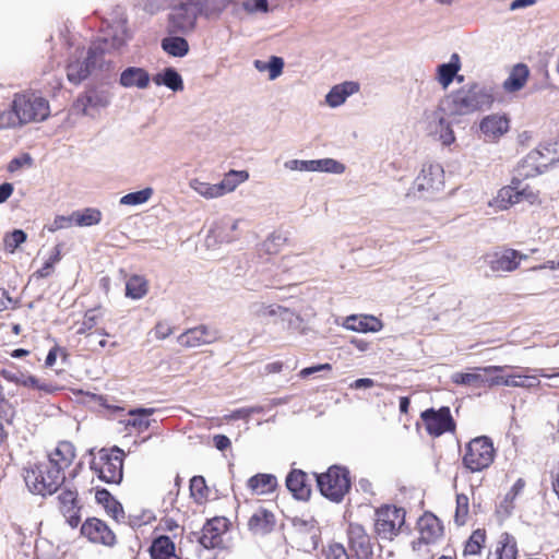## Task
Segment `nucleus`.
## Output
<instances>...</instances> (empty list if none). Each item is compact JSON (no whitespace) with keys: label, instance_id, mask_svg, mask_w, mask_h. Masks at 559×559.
Segmentation results:
<instances>
[{"label":"nucleus","instance_id":"63","mask_svg":"<svg viewBox=\"0 0 559 559\" xmlns=\"http://www.w3.org/2000/svg\"><path fill=\"white\" fill-rule=\"evenodd\" d=\"M213 442H214V445L216 447V449H218L221 451L228 449L231 444L229 438L226 437L225 435L214 436Z\"/></svg>","mask_w":559,"mask_h":559},{"label":"nucleus","instance_id":"43","mask_svg":"<svg viewBox=\"0 0 559 559\" xmlns=\"http://www.w3.org/2000/svg\"><path fill=\"white\" fill-rule=\"evenodd\" d=\"M72 218L76 226H93L102 221V212L98 209L86 207L83 211L73 212Z\"/></svg>","mask_w":559,"mask_h":559},{"label":"nucleus","instance_id":"31","mask_svg":"<svg viewBox=\"0 0 559 559\" xmlns=\"http://www.w3.org/2000/svg\"><path fill=\"white\" fill-rule=\"evenodd\" d=\"M96 49L91 47L87 52L86 61L75 60L67 66V78L73 84H80L90 74V63H94Z\"/></svg>","mask_w":559,"mask_h":559},{"label":"nucleus","instance_id":"30","mask_svg":"<svg viewBox=\"0 0 559 559\" xmlns=\"http://www.w3.org/2000/svg\"><path fill=\"white\" fill-rule=\"evenodd\" d=\"M99 320L100 316L97 313V310L88 309L85 311L82 321L76 322V334L84 335L87 340V344L91 343L90 340L94 334L100 335L103 337L108 336V333L105 331V329L96 328Z\"/></svg>","mask_w":559,"mask_h":559},{"label":"nucleus","instance_id":"22","mask_svg":"<svg viewBox=\"0 0 559 559\" xmlns=\"http://www.w3.org/2000/svg\"><path fill=\"white\" fill-rule=\"evenodd\" d=\"M518 542L513 535L503 532L491 545L486 559H518Z\"/></svg>","mask_w":559,"mask_h":559},{"label":"nucleus","instance_id":"20","mask_svg":"<svg viewBox=\"0 0 559 559\" xmlns=\"http://www.w3.org/2000/svg\"><path fill=\"white\" fill-rule=\"evenodd\" d=\"M444 173L438 164H426L423 166L415 183L419 191H439L444 185Z\"/></svg>","mask_w":559,"mask_h":559},{"label":"nucleus","instance_id":"58","mask_svg":"<svg viewBox=\"0 0 559 559\" xmlns=\"http://www.w3.org/2000/svg\"><path fill=\"white\" fill-rule=\"evenodd\" d=\"M152 333L156 340L162 341L174 333V328L168 321L160 320L154 325Z\"/></svg>","mask_w":559,"mask_h":559},{"label":"nucleus","instance_id":"62","mask_svg":"<svg viewBox=\"0 0 559 559\" xmlns=\"http://www.w3.org/2000/svg\"><path fill=\"white\" fill-rule=\"evenodd\" d=\"M281 309H282L281 306L274 307L272 305H269V306L262 305L257 310V316L258 317H273V316H276L278 310H281Z\"/></svg>","mask_w":559,"mask_h":559},{"label":"nucleus","instance_id":"9","mask_svg":"<svg viewBox=\"0 0 559 559\" xmlns=\"http://www.w3.org/2000/svg\"><path fill=\"white\" fill-rule=\"evenodd\" d=\"M57 509L66 519L71 528H76L81 523L82 504L78 489L74 486H61L56 497Z\"/></svg>","mask_w":559,"mask_h":559},{"label":"nucleus","instance_id":"14","mask_svg":"<svg viewBox=\"0 0 559 559\" xmlns=\"http://www.w3.org/2000/svg\"><path fill=\"white\" fill-rule=\"evenodd\" d=\"M199 14H204L200 1L189 0L176 7L170 15V27L175 32L187 33L194 29Z\"/></svg>","mask_w":559,"mask_h":559},{"label":"nucleus","instance_id":"21","mask_svg":"<svg viewBox=\"0 0 559 559\" xmlns=\"http://www.w3.org/2000/svg\"><path fill=\"white\" fill-rule=\"evenodd\" d=\"M479 129L486 141L496 142L510 129V119L507 115L491 114L484 117Z\"/></svg>","mask_w":559,"mask_h":559},{"label":"nucleus","instance_id":"46","mask_svg":"<svg viewBox=\"0 0 559 559\" xmlns=\"http://www.w3.org/2000/svg\"><path fill=\"white\" fill-rule=\"evenodd\" d=\"M526 486V481L523 478L516 479L511 489L506 493L503 500L500 503V507L507 512L510 513L515 504V499L522 495L524 488Z\"/></svg>","mask_w":559,"mask_h":559},{"label":"nucleus","instance_id":"3","mask_svg":"<svg viewBox=\"0 0 559 559\" xmlns=\"http://www.w3.org/2000/svg\"><path fill=\"white\" fill-rule=\"evenodd\" d=\"M493 100L491 92L477 83L463 86L448 96L449 110L457 116L490 108Z\"/></svg>","mask_w":559,"mask_h":559},{"label":"nucleus","instance_id":"41","mask_svg":"<svg viewBox=\"0 0 559 559\" xmlns=\"http://www.w3.org/2000/svg\"><path fill=\"white\" fill-rule=\"evenodd\" d=\"M153 81L156 85H165L173 91L183 90V82L180 74L171 68H167L163 73L156 74Z\"/></svg>","mask_w":559,"mask_h":559},{"label":"nucleus","instance_id":"24","mask_svg":"<svg viewBox=\"0 0 559 559\" xmlns=\"http://www.w3.org/2000/svg\"><path fill=\"white\" fill-rule=\"evenodd\" d=\"M286 487L293 496L300 500H308L311 496V484L308 474L294 468L286 477Z\"/></svg>","mask_w":559,"mask_h":559},{"label":"nucleus","instance_id":"38","mask_svg":"<svg viewBox=\"0 0 559 559\" xmlns=\"http://www.w3.org/2000/svg\"><path fill=\"white\" fill-rule=\"evenodd\" d=\"M487 542V533L485 528H477L472 532L468 539L465 542L463 556L480 555Z\"/></svg>","mask_w":559,"mask_h":559},{"label":"nucleus","instance_id":"10","mask_svg":"<svg viewBox=\"0 0 559 559\" xmlns=\"http://www.w3.org/2000/svg\"><path fill=\"white\" fill-rule=\"evenodd\" d=\"M497 199L501 207L508 209L523 201H527L531 204L538 202L539 192L532 189L528 185H523L522 179L514 177L510 185L499 190Z\"/></svg>","mask_w":559,"mask_h":559},{"label":"nucleus","instance_id":"57","mask_svg":"<svg viewBox=\"0 0 559 559\" xmlns=\"http://www.w3.org/2000/svg\"><path fill=\"white\" fill-rule=\"evenodd\" d=\"M17 383H20L21 385H23L25 388L36 389L39 391H44L46 393L52 392V386L50 384L40 383V381L34 376L24 377L23 379L17 381Z\"/></svg>","mask_w":559,"mask_h":559},{"label":"nucleus","instance_id":"17","mask_svg":"<svg viewBox=\"0 0 559 559\" xmlns=\"http://www.w3.org/2000/svg\"><path fill=\"white\" fill-rule=\"evenodd\" d=\"M527 259L526 254L511 248L495 251L486 255L490 270L495 273L513 272L519 269L521 261Z\"/></svg>","mask_w":559,"mask_h":559},{"label":"nucleus","instance_id":"59","mask_svg":"<svg viewBox=\"0 0 559 559\" xmlns=\"http://www.w3.org/2000/svg\"><path fill=\"white\" fill-rule=\"evenodd\" d=\"M284 62L283 59L280 57L273 56L267 64V69L270 71V79L274 80L276 79L283 71Z\"/></svg>","mask_w":559,"mask_h":559},{"label":"nucleus","instance_id":"34","mask_svg":"<svg viewBox=\"0 0 559 559\" xmlns=\"http://www.w3.org/2000/svg\"><path fill=\"white\" fill-rule=\"evenodd\" d=\"M120 84L124 87L146 88L150 84V74L142 68L130 67L121 73Z\"/></svg>","mask_w":559,"mask_h":559},{"label":"nucleus","instance_id":"6","mask_svg":"<svg viewBox=\"0 0 559 559\" xmlns=\"http://www.w3.org/2000/svg\"><path fill=\"white\" fill-rule=\"evenodd\" d=\"M320 492L334 502L343 500L350 489L349 473L341 466H331L325 473L316 474Z\"/></svg>","mask_w":559,"mask_h":559},{"label":"nucleus","instance_id":"55","mask_svg":"<svg viewBox=\"0 0 559 559\" xmlns=\"http://www.w3.org/2000/svg\"><path fill=\"white\" fill-rule=\"evenodd\" d=\"M154 413L153 408H136L130 411V415L133 417H139L133 419V426H138L139 428H148L150 421L147 419Z\"/></svg>","mask_w":559,"mask_h":559},{"label":"nucleus","instance_id":"23","mask_svg":"<svg viewBox=\"0 0 559 559\" xmlns=\"http://www.w3.org/2000/svg\"><path fill=\"white\" fill-rule=\"evenodd\" d=\"M109 104V98L104 92L90 88L81 94L72 105L75 114L87 115L90 109L103 108Z\"/></svg>","mask_w":559,"mask_h":559},{"label":"nucleus","instance_id":"47","mask_svg":"<svg viewBox=\"0 0 559 559\" xmlns=\"http://www.w3.org/2000/svg\"><path fill=\"white\" fill-rule=\"evenodd\" d=\"M130 38H131V34L128 31L126 23L121 22L116 26V29L110 38H108V37L104 38V43L109 45L111 48L119 49Z\"/></svg>","mask_w":559,"mask_h":559},{"label":"nucleus","instance_id":"29","mask_svg":"<svg viewBox=\"0 0 559 559\" xmlns=\"http://www.w3.org/2000/svg\"><path fill=\"white\" fill-rule=\"evenodd\" d=\"M151 559H181L176 552L174 540L166 535H159L152 540L148 548Z\"/></svg>","mask_w":559,"mask_h":559},{"label":"nucleus","instance_id":"64","mask_svg":"<svg viewBox=\"0 0 559 559\" xmlns=\"http://www.w3.org/2000/svg\"><path fill=\"white\" fill-rule=\"evenodd\" d=\"M551 485H552L554 492L557 495V497L559 499V460H558L557 466L551 472Z\"/></svg>","mask_w":559,"mask_h":559},{"label":"nucleus","instance_id":"1","mask_svg":"<svg viewBox=\"0 0 559 559\" xmlns=\"http://www.w3.org/2000/svg\"><path fill=\"white\" fill-rule=\"evenodd\" d=\"M50 115L49 102L35 91L15 93L9 109L0 112V129L41 122Z\"/></svg>","mask_w":559,"mask_h":559},{"label":"nucleus","instance_id":"39","mask_svg":"<svg viewBox=\"0 0 559 559\" xmlns=\"http://www.w3.org/2000/svg\"><path fill=\"white\" fill-rule=\"evenodd\" d=\"M148 292V282L144 276L132 275L126 283V296L131 299H141Z\"/></svg>","mask_w":559,"mask_h":559},{"label":"nucleus","instance_id":"28","mask_svg":"<svg viewBox=\"0 0 559 559\" xmlns=\"http://www.w3.org/2000/svg\"><path fill=\"white\" fill-rule=\"evenodd\" d=\"M277 478L273 474L258 473L247 480V488L252 496H266L275 492Z\"/></svg>","mask_w":559,"mask_h":559},{"label":"nucleus","instance_id":"50","mask_svg":"<svg viewBox=\"0 0 559 559\" xmlns=\"http://www.w3.org/2000/svg\"><path fill=\"white\" fill-rule=\"evenodd\" d=\"M191 187L202 197L206 199L218 198L223 195V188L219 187L218 183L212 185L209 182H202L194 180L191 183Z\"/></svg>","mask_w":559,"mask_h":559},{"label":"nucleus","instance_id":"16","mask_svg":"<svg viewBox=\"0 0 559 559\" xmlns=\"http://www.w3.org/2000/svg\"><path fill=\"white\" fill-rule=\"evenodd\" d=\"M76 456V449L72 442L59 441L57 445L48 452L46 461L60 476H66L67 471L73 466Z\"/></svg>","mask_w":559,"mask_h":559},{"label":"nucleus","instance_id":"27","mask_svg":"<svg viewBox=\"0 0 559 559\" xmlns=\"http://www.w3.org/2000/svg\"><path fill=\"white\" fill-rule=\"evenodd\" d=\"M344 326L350 331L368 333L381 331L383 328V323L380 319H378L374 316L352 314L345 319Z\"/></svg>","mask_w":559,"mask_h":559},{"label":"nucleus","instance_id":"33","mask_svg":"<svg viewBox=\"0 0 559 559\" xmlns=\"http://www.w3.org/2000/svg\"><path fill=\"white\" fill-rule=\"evenodd\" d=\"M530 76V69L525 63L515 64L510 71L509 76L503 82L506 92L514 93L522 90Z\"/></svg>","mask_w":559,"mask_h":559},{"label":"nucleus","instance_id":"37","mask_svg":"<svg viewBox=\"0 0 559 559\" xmlns=\"http://www.w3.org/2000/svg\"><path fill=\"white\" fill-rule=\"evenodd\" d=\"M96 501L102 504L107 513L119 521L123 519L124 512L122 506L111 496L107 489H99L95 493Z\"/></svg>","mask_w":559,"mask_h":559},{"label":"nucleus","instance_id":"51","mask_svg":"<svg viewBox=\"0 0 559 559\" xmlns=\"http://www.w3.org/2000/svg\"><path fill=\"white\" fill-rule=\"evenodd\" d=\"M436 132L443 145H451L455 141V135L449 121L443 117L439 118Z\"/></svg>","mask_w":559,"mask_h":559},{"label":"nucleus","instance_id":"2","mask_svg":"<svg viewBox=\"0 0 559 559\" xmlns=\"http://www.w3.org/2000/svg\"><path fill=\"white\" fill-rule=\"evenodd\" d=\"M23 479L31 493L46 498L59 491L66 476H60L47 461H39L23 468Z\"/></svg>","mask_w":559,"mask_h":559},{"label":"nucleus","instance_id":"26","mask_svg":"<svg viewBox=\"0 0 559 559\" xmlns=\"http://www.w3.org/2000/svg\"><path fill=\"white\" fill-rule=\"evenodd\" d=\"M491 383L493 386L504 385L532 389L539 386L540 381L536 376H530L527 373H510L504 376L501 372L495 373V379H491Z\"/></svg>","mask_w":559,"mask_h":559},{"label":"nucleus","instance_id":"52","mask_svg":"<svg viewBox=\"0 0 559 559\" xmlns=\"http://www.w3.org/2000/svg\"><path fill=\"white\" fill-rule=\"evenodd\" d=\"M26 240V234L22 229H14L12 233L5 235L4 249L9 252H14L20 245Z\"/></svg>","mask_w":559,"mask_h":559},{"label":"nucleus","instance_id":"13","mask_svg":"<svg viewBox=\"0 0 559 559\" xmlns=\"http://www.w3.org/2000/svg\"><path fill=\"white\" fill-rule=\"evenodd\" d=\"M347 543L356 559H373L374 542L367 530L358 523H349Z\"/></svg>","mask_w":559,"mask_h":559},{"label":"nucleus","instance_id":"54","mask_svg":"<svg viewBox=\"0 0 559 559\" xmlns=\"http://www.w3.org/2000/svg\"><path fill=\"white\" fill-rule=\"evenodd\" d=\"M325 559H350L346 548L341 543H330L324 550Z\"/></svg>","mask_w":559,"mask_h":559},{"label":"nucleus","instance_id":"15","mask_svg":"<svg viewBox=\"0 0 559 559\" xmlns=\"http://www.w3.org/2000/svg\"><path fill=\"white\" fill-rule=\"evenodd\" d=\"M81 535L90 543L114 547L117 544V536L106 522L98 518H87L81 525Z\"/></svg>","mask_w":559,"mask_h":559},{"label":"nucleus","instance_id":"48","mask_svg":"<svg viewBox=\"0 0 559 559\" xmlns=\"http://www.w3.org/2000/svg\"><path fill=\"white\" fill-rule=\"evenodd\" d=\"M60 260H61V246L57 245L53 248L52 254L44 263V265L34 273V276L37 278H46V277L50 276L53 273L55 264L58 263Z\"/></svg>","mask_w":559,"mask_h":559},{"label":"nucleus","instance_id":"8","mask_svg":"<svg viewBox=\"0 0 559 559\" xmlns=\"http://www.w3.org/2000/svg\"><path fill=\"white\" fill-rule=\"evenodd\" d=\"M420 421L431 438H439L445 433H455L456 421L448 406L427 408L420 413Z\"/></svg>","mask_w":559,"mask_h":559},{"label":"nucleus","instance_id":"36","mask_svg":"<svg viewBox=\"0 0 559 559\" xmlns=\"http://www.w3.org/2000/svg\"><path fill=\"white\" fill-rule=\"evenodd\" d=\"M461 70L460 57L457 53L451 56L449 63H442L437 69V80L443 88L453 82L457 72Z\"/></svg>","mask_w":559,"mask_h":559},{"label":"nucleus","instance_id":"56","mask_svg":"<svg viewBox=\"0 0 559 559\" xmlns=\"http://www.w3.org/2000/svg\"><path fill=\"white\" fill-rule=\"evenodd\" d=\"M243 10L249 14L258 12L266 13L269 11L267 0H246L242 2Z\"/></svg>","mask_w":559,"mask_h":559},{"label":"nucleus","instance_id":"4","mask_svg":"<svg viewBox=\"0 0 559 559\" xmlns=\"http://www.w3.org/2000/svg\"><path fill=\"white\" fill-rule=\"evenodd\" d=\"M496 454L497 450L489 437H475L461 450L462 465L469 473H480L492 465Z\"/></svg>","mask_w":559,"mask_h":559},{"label":"nucleus","instance_id":"61","mask_svg":"<svg viewBox=\"0 0 559 559\" xmlns=\"http://www.w3.org/2000/svg\"><path fill=\"white\" fill-rule=\"evenodd\" d=\"M73 223L72 214L70 216H57L53 221V226L49 228L50 231L66 228Z\"/></svg>","mask_w":559,"mask_h":559},{"label":"nucleus","instance_id":"25","mask_svg":"<svg viewBox=\"0 0 559 559\" xmlns=\"http://www.w3.org/2000/svg\"><path fill=\"white\" fill-rule=\"evenodd\" d=\"M292 169L301 171H326L333 174H342L345 166L332 158H323L316 160H292Z\"/></svg>","mask_w":559,"mask_h":559},{"label":"nucleus","instance_id":"12","mask_svg":"<svg viewBox=\"0 0 559 559\" xmlns=\"http://www.w3.org/2000/svg\"><path fill=\"white\" fill-rule=\"evenodd\" d=\"M418 537L412 542L414 551H420L423 546L436 544L443 536L441 521L431 512H425L417 522Z\"/></svg>","mask_w":559,"mask_h":559},{"label":"nucleus","instance_id":"19","mask_svg":"<svg viewBox=\"0 0 559 559\" xmlns=\"http://www.w3.org/2000/svg\"><path fill=\"white\" fill-rule=\"evenodd\" d=\"M219 338L218 331L212 330L206 325H198L188 329L178 337V343L187 348L199 347L206 344H212Z\"/></svg>","mask_w":559,"mask_h":559},{"label":"nucleus","instance_id":"45","mask_svg":"<svg viewBox=\"0 0 559 559\" xmlns=\"http://www.w3.org/2000/svg\"><path fill=\"white\" fill-rule=\"evenodd\" d=\"M455 504L454 523L463 526L469 518V498L465 493H456Z\"/></svg>","mask_w":559,"mask_h":559},{"label":"nucleus","instance_id":"53","mask_svg":"<svg viewBox=\"0 0 559 559\" xmlns=\"http://www.w3.org/2000/svg\"><path fill=\"white\" fill-rule=\"evenodd\" d=\"M287 237L281 233L271 234L267 239L264 241V250L269 254H276L280 251V248L287 242Z\"/></svg>","mask_w":559,"mask_h":559},{"label":"nucleus","instance_id":"7","mask_svg":"<svg viewBox=\"0 0 559 559\" xmlns=\"http://www.w3.org/2000/svg\"><path fill=\"white\" fill-rule=\"evenodd\" d=\"M406 511L392 504H383L374 512V533L384 540H393L405 524Z\"/></svg>","mask_w":559,"mask_h":559},{"label":"nucleus","instance_id":"60","mask_svg":"<svg viewBox=\"0 0 559 559\" xmlns=\"http://www.w3.org/2000/svg\"><path fill=\"white\" fill-rule=\"evenodd\" d=\"M32 163H33L32 157L28 154H24L21 157L13 158L8 165V170L10 173H14L25 165L31 166Z\"/></svg>","mask_w":559,"mask_h":559},{"label":"nucleus","instance_id":"5","mask_svg":"<svg viewBox=\"0 0 559 559\" xmlns=\"http://www.w3.org/2000/svg\"><path fill=\"white\" fill-rule=\"evenodd\" d=\"M123 459L124 453L121 449L103 448L92 453L90 468L99 480L106 484H119L123 476Z\"/></svg>","mask_w":559,"mask_h":559},{"label":"nucleus","instance_id":"11","mask_svg":"<svg viewBox=\"0 0 559 559\" xmlns=\"http://www.w3.org/2000/svg\"><path fill=\"white\" fill-rule=\"evenodd\" d=\"M508 366H487L471 368L469 371L455 372L452 374V382L457 385L473 388H493L491 379L495 373L503 372Z\"/></svg>","mask_w":559,"mask_h":559},{"label":"nucleus","instance_id":"49","mask_svg":"<svg viewBox=\"0 0 559 559\" xmlns=\"http://www.w3.org/2000/svg\"><path fill=\"white\" fill-rule=\"evenodd\" d=\"M153 195L152 188H144L142 190L130 192L120 199V204L123 205H139L147 202Z\"/></svg>","mask_w":559,"mask_h":559},{"label":"nucleus","instance_id":"35","mask_svg":"<svg viewBox=\"0 0 559 559\" xmlns=\"http://www.w3.org/2000/svg\"><path fill=\"white\" fill-rule=\"evenodd\" d=\"M358 90L359 85L355 82H344L342 84L335 85L328 93L326 103L331 107H337L342 105L348 96L358 92Z\"/></svg>","mask_w":559,"mask_h":559},{"label":"nucleus","instance_id":"18","mask_svg":"<svg viewBox=\"0 0 559 559\" xmlns=\"http://www.w3.org/2000/svg\"><path fill=\"white\" fill-rule=\"evenodd\" d=\"M229 521L225 516H215L203 525L200 544L206 549L219 547L223 544V535L228 531Z\"/></svg>","mask_w":559,"mask_h":559},{"label":"nucleus","instance_id":"40","mask_svg":"<svg viewBox=\"0 0 559 559\" xmlns=\"http://www.w3.org/2000/svg\"><path fill=\"white\" fill-rule=\"evenodd\" d=\"M190 496L197 504H204L209 500L210 488L203 476H193L190 479Z\"/></svg>","mask_w":559,"mask_h":559},{"label":"nucleus","instance_id":"42","mask_svg":"<svg viewBox=\"0 0 559 559\" xmlns=\"http://www.w3.org/2000/svg\"><path fill=\"white\" fill-rule=\"evenodd\" d=\"M162 48L173 57H183L189 51V44L182 37H166L162 40Z\"/></svg>","mask_w":559,"mask_h":559},{"label":"nucleus","instance_id":"44","mask_svg":"<svg viewBox=\"0 0 559 559\" xmlns=\"http://www.w3.org/2000/svg\"><path fill=\"white\" fill-rule=\"evenodd\" d=\"M248 178L249 174L246 170H230L218 183L219 187L223 188V195L234 191L238 185L245 182Z\"/></svg>","mask_w":559,"mask_h":559},{"label":"nucleus","instance_id":"32","mask_svg":"<svg viewBox=\"0 0 559 559\" xmlns=\"http://www.w3.org/2000/svg\"><path fill=\"white\" fill-rule=\"evenodd\" d=\"M275 523V515L271 511L259 509L250 516L248 528L254 534L264 535L273 531Z\"/></svg>","mask_w":559,"mask_h":559}]
</instances>
